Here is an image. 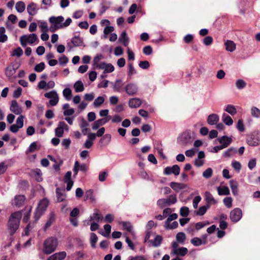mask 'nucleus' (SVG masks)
<instances>
[{"instance_id":"680f3d73","label":"nucleus","mask_w":260,"mask_h":260,"mask_svg":"<svg viewBox=\"0 0 260 260\" xmlns=\"http://www.w3.org/2000/svg\"><path fill=\"white\" fill-rule=\"evenodd\" d=\"M38 87L40 89L47 90V83L45 80H42L39 82Z\"/></svg>"},{"instance_id":"5701e85b","label":"nucleus","mask_w":260,"mask_h":260,"mask_svg":"<svg viewBox=\"0 0 260 260\" xmlns=\"http://www.w3.org/2000/svg\"><path fill=\"white\" fill-rule=\"evenodd\" d=\"M25 200V197L23 195H18L15 196L14 200V204L16 206L20 207L22 206Z\"/></svg>"},{"instance_id":"72a5a7b5","label":"nucleus","mask_w":260,"mask_h":260,"mask_svg":"<svg viewBox=\"0 0 260 260\" xmlns=\"http://www.w3.org/2000/svg\"><path fill=\"white\" fill-rule=\"evenodd\" d=\"M71 43L74 47L81 46L83 44V41L79 37H74L71 40Z\"/></svg>"},{"instance_id":"c9c22d12","label":"nucleus","mask_w":260,"mask_h":260,"mask_svg":"<svg viewBox=\"0 0 260 260\" xmlns=\"http://www.w3.org/2000/svg\"><path fill=\"white\" fill-rule=\"evenodd\" d=\"M186 238V235L183 232H179L176 235V240L180 244H184Z\"/></svg>"},{"instance_id":"052dcab7","label":"nucleus","mask_w":260,"mask_h":260,"mask_svg":"<svg viewBox=\"0 0 260 260\" xmlns=\"http://www.w3.org/2000/svg\"><path fill=\"white\" fill-rule=\"evenodd\" d=\"M104 58V56L101 54H97L93 58V62L94 66L98 64L100 60Z\"/></svg>"},{"instance_id":"9d476101","label":"nucleus","mask_w":260,"mask_h":260,"mask_svg":"<svg viewBox=\"0 0 260 260\" xmlns=\"http://www.w3.org/2000/svg\"><path fill=\"white\" fill-rule=\"evenodd\" d=\"M242 216V210L239 208H235L230 212V218L232 221L234 222H237L239 221Z\"/></svg>"},{"instance_id":"f8f14e48","label":"nucleus","mask_w":260,"mask_h":260,"mask_svg":"<svg viewBox=\"0 0 260 260\" xmlns=\"http://www.w3.org/2000/svg\"><path fill=\"white\" fill-rule=\"evenodd\" d=\"M125 91L129 95H134L137 93L138 87L136 84L130 83L126 86Z\"/></svg>"},{"instance_id":"37998d69","label":"nucleus","mask_w":260,"mask_h":260,"mask_svg":"<svg viewBox=\"0 0 260 260\" xmlns=\"http://www.w3.org/2000/svg\"><path fill=\"white\" fill-rule=\"evenodd\" d=\"M98 240V236L94 233L90 234V244L92 248H95L96 247V243Z\"/></svg>"},{"instance_id":"cd10ccee","label":"nucleus","mask_w":260,"mask_h":260,"mask_svg":"<svg viewBox=\"0 0 260 260\" xmlns=\"http://www.w3.org/2000/svg\"><path fill=\"white\" fill-rule=\"evenodd\" d=\"M230 187L232 189L234 196H236L238 194V183L236 181L232 180L230 181Z\"/></svg>"},{"instance_id":"a878e982","label":"nucleus","mask_w":260,"mask_h":260,"mask_svg":"<svg viewBox=\"0 0 260 260\" xmlns=\"http://www.w3.org/2000/svg\"><path fill=\"white\" fill-rule=\"evenodd\" d=\"M224 45L228 51L233 52L236 49V44L232 41L227 40Z\"/></svg>"},{"instance_id":"2eb2a0df","label":"nucleus","mask_w":260,"mask_h":260,"mask_svg":"<svg viewBox=\"0 0 260 260\" xmlns=\"http://www.w3.org/2000/svg\"><path fill=\"white\" fill-rule=\"evenodd\" d=\"M219 120V117L216 114H210L207 118V123L211 125L216 124Z\"/></svg>"},{"instance_id":"603ef678","label":"nucleus","mask_w":260,"mask_h":260,"mask_svg":"<svg viewBox=\"0 0 260 260\" xmlns=\"http://www.w3.org/2000/svg\"><path fill=\"white\" fill-rule=\"evenodd\" d=\"M212 174V169L211 168H208L203 173V176L206 179H208L211 177Z\"/></svg>"},{"instance_id":"774afa93","label":"nucleus","mask_w":260,"mask_h":260,"mask_svg":"<svg viewBox=\"0 0 260 260\" xmlns=\"http://www.w3.org/2000/svg\"><path fill=\"white\" fill-rule=\"evenodd\" d=\"M201 197L200 196H196L193 200V207L196 209L198 208L199 203L201 201Z\"/></svg>"},{"instance_id":"c756f323","label":"nucleus","mask_w":260,"mask_h":260,"mask_svg":"<svg viewBox=\"0 0 260 260\" xmlns=\"http://www.w3.org/2000/svg\"><path fill=\"white\" fill-rule=\"evenodd\" d=\"M38 147H29V148L26 150V154L28 155V157L30 161H34L36 158V154H33L32 155L30 154V153L33 152L35 150H37Z\"/></svg>"},{"instance_id":"412c9836","label":"nucleus","mask_w":260,"mask_h":260,"mask_svg":"<svg viewBox=\"0 0 260 260\" xmlns=\"http://www.w3.org/2000/svg\"><path fill=\"white\" fill-rule=\"evenodd\" d=\"M64 190L59 187L56 189V194L57 197V201L61 202L65 200L66 194L64 193Z\"/></svg>"},{"instance_id":"a211bd4d","label":"nucleus","mask_w":260,"mask_h":260,"mask_svg":"<svg viewBox=\"0 0 260 260\" xmlns=\"http://www.w3.org/2000/svg\"><path fill=\"white\" fill-rule=\"evenodd\" d=\"M142 104L141 100L139 98H132L128 101V105L131 108H137L139 107Z\"/></svg>"},{"instance_id":"13d9d810","label":"nucleus","mask_w":260,"mask_h":260,"mask_svg":"<svg viewBox=\"0 0 260 260\" xmlns=\"http://www.w3.org/2000/svg\"><path fill=\"white\" fill-rule=\"evenodd\" d=\"M114 30V27L113 26H106L104 29V37L106 39L107 35L110 32L113 31Z\"/></svg>"},{"instance_id":"09e8293b","label":"nucleus","mask_w":260,"mask_h":260,"mask_svg":"<svg viewBox=\"0 0 260 260\" xmlns=\"http://www.w3.org/2000/svg\"><path fill=\"white\" fill-rule=\"evenodd\" d=\"M123 86V84L122 83V81L121 80L118 79L115 82V85H114L113 88L115 91L117 92H120L121 91V89Z\"/></svg>"},{"instance_id":"bf43d9fd","label":"nucleus","mask_w":260,"mask_h":260,"mask_svg":"<svg viewBox=\"0 0 260 260\" xmlns=\"http://www.w3.org/2000/svg\"><path fill=\"white\" fill-rule=\"evenodd\" d=\"M223 203L228 208H231L232 206V199L231 197H226L223 199Z\"/></svg>"},{"instance_id":"de8ad7c7","label":"nucleus","mask_w":260,"mask_h":260,"mask_svg":"<svg viewBox=\"0 0 260 260\" xmlns=\"http://www.w3.org/2000/svg\"><path fill=\"white\" fill-rule=\"evenodd\" d=\"M235 84L238 89H242L246 87V83L242 79H238L236 81Z\"/></svg>"},{"instance_id":"dca6fc26","label":"nucleus","mask_w":260,"mask_h":260,"mask_svg":"<svg viewBox=\"0 0 260 260\" xmlns=\"http://www.w3.org/2000/svg\"><path fill=\"white\" fill-rule=\"evenodd\" d=\"M27 11L29 15L34 16L38 11L37 5L33 2L30 3L27 7Z\"/></svg>"},{"instance_id":"0eeeda50","label":"nucleus","mask_w":260,"mask_h":260,"mask_svg":"<svg viewBox=\"0 0 260 260\" xmlns=\"http://www.w3.org/2000/svg\"><path fill=\"white\" fill-rule=\"evenodd\" d=\"M45 97L49 99V104L52 106L57 104L59 101V97L55 90H52L44 94Z\"/></svg>"},{"instance_id":"0e129e2a","label":"nucleus","mask_w":260,"mask_h":260,"mask_svg":"<svg viewBox=\"0 0 260 260\" xmlns=\"http://www.w3.org/2000/svg\"><path fill=\"white\" fill-rule=\"evenodd\" d=\"M157 205L159 206L160 208H162L165 206L168 205V203L166 199H159L157 201Z\"/></svg>"},{"instance_id":"58836bf2","label":"nucleus","mask_w":260,"mask_h":260,"mask_svg":"<svg viewBox=\"0 0 260 260\" xmlns=\"http://www.w3.org/2000/svg\"><path fill=\"white\" fill-rule=\"evenodd\" d=\"M218 193L220 196L222 195H229L230 194V190L227 186H223L222 187H218Z\"/></svg>"},{"instance_id":"5fc2aeb1","label":"nucleus","mask_w":260,"mask_h":260,"mask_svg":"<svg viewBox=\"0 0 260 260\" xmlns=\"http://www.w3.org/2000/svg\"><path fill=\"white\" fill-rule=\"evenodd\" d=\"M225 111L232 115H235L237 113V110L235 107L231 105L227 106Z\"/></svg>"},{"instance_id":"69168bd1","label":"nucleus","mask_w":260,"mask_h":260,"mask_svg":"<svg viewBox=\"0 0 260 260\" xmlns=\"http://www.w3.org/2000/svg\"><path fill=\"white\" fill-rule=\"evenodd\" d=\"M139 67L143 69H147L149 66V63L148 61H141L139 63Z\"/></svg>"},{"instance_id":"a19ab883","label":"nucleus","mask_w":260,"mask_h":260,"mask_svg":"<svg viewBox=\"0 0 260 260\" xmlns=\"http://www.w3.org/2000/svg\"><path fill=\"white\" fill-rule=\"evenodd\" d=\"M105 99L103 96H98L94 101L93 105L94 107L97 108L100 107L104 102Z\"/></svg>"},{"instance_id":"aec40b11","label":"nucleus","mask_w":260,"mask_h":260,"mask_svg":"<svg viewBox=\"0 0 260 260\" xmlns=\"http://www.w3.org/2000/svg\"><path fill=\"white\" fill-rule=\"evenodd\" d=\"M95 212L93 213L92 216H90V218L92 221H95L96 222H100L103 219V216L100 213L98 209H95Z\"/></svg>"},{"instance_id":"b1692460","label":"nucleus","mask_w":260,"mask_h":260,"mask_svg":"<svg viewBox=\"0 0 260 260\" xmlns=\"http://www.w3.org/2000/svg\"><path fill=\"white\" fill-rule=\"evenodd\" d=\"M174 254L177 256H185L188 252V249L186 247H182L179 248L178 249H175L173 251Z\"/></svg>"},{"instance_id":"473e14b6","label":"nucleus","mask_w":260,"mask_h":260,"mask_svg":"<svg viewBox=\"0 0 260 260\" xmlns=\"http://www.w3.org/2000/svg\"><path fill=\"white\" fill-rule=\"evenodd\" d=\"M210 208L209 205L207 206V205L206 206H201L199 208L198 210L195 211V213L197 215L203 216Z\"/></svg>"},{"instance_id":"39448f33","label":"nucleus","mask_w":260,"mask_h":260,"mask_svg":"<svg viewBox=\"0 0 260 260\" xmlns=\"http://www.w3.org/2000/svg\"><path fill=\"white\" fill-rule=\"evenodd\" d=\"M20 63L19 62L15 61L9 64L5 70V75L7 77L10 79L15 74L16 70L19 68Z\"/></svg>"},{"instance_id":"e433bc0d","label":"nucleus","mask_w":260,"mask_h":260,"mask_svg":"<svg viewBox=\"0 0 260 260\" xmlns=\"http://www.w3.org/2000/svg\"><path fill=\"white\" fill-rule=\"evenodd\" d=\"M76 92H81L84 90V85L81 81H77L74 85Z\"/></svg>"},{"instance_id":"6ab92c4d","label":"nucleus","mask_w":260,"mask_h":260,"mask_svg":"<svg viewBox=\"0 0 260 260\" xmlns=\"http://www.w3.org/2000/svg\"><path fill=\"white\" fill-rule=\"evenodd\" d=\"M66 256V252L62 251L58 253H55L51 255L47 260H62Z\"/></svg>"},{"instance_id":"e2e57ef3","label":"nucleus","mask_w":260,"mask_h":260,"mask_svg":"<svg viewBox=\"0 0 260 260\" xmlns=\"http://www.w3.org/2000/svg\"><path fill=\"white\" fill-rule=\"evenodd\" d=\"M24 117L22 115L19 116L16 120V125L21 128L23 126V119Z\"/></svg>"},{"instance_id":"8fccbe9b","label":"nucleus","mask_w":260,"mask_h":260,"mask_svg":"<svg viewBox=\"0 0 260 260\" xmlns=\"http://www.w3.org/2000/svg\"><path fill=\"white\" fill-rule=\"evenodd\" d=\"M251 115L256 118H258L260 116V110L256 107H252L251 108Z\"/></svg>"},{"instance_id":"f03ea898","label":"nucleus","mask_w":260,"mask_h":260,"mask_svg":"<svg viewBox=\"0 0 260 260\" xmlns=\"http://www.w3.org/2000/svg\"><path fill=\"white\" fill-rule=\"evenodd\" d=\"M194 134L187 130L181 133L177 138V142L180 145H190L194 141Z\"/></svg>"},{"instance_id":"1a4fd4ad","label":"nucleus","mask_w":260,"mask_h":260,"mask_svg":"<svg viewBox=\"0 0 260 260\" xmlns=\"http://www.w3.org/2000/svg\"><path fill=\"white\" fill-rule=\"evenodd\" d=\"M64 20V18L61 16L51 17L49 18V21L54 25V28L51 30L54 31L56 29L63 28V23H62Z\"/></svg>"},{"instance_id":"4c0bfd02","label":"nucleus","mask_w":260,"mask_h":260,"mask_svg":"<svg viewBox=\"0 0 260 260\" xmlns=\"http://www.w3.org/2000/svg\"><path fill=\"white\" fill-rule=\"evenodd\" d=\"M93 191L92 189H89L85 192L84 196V200L86 201L88 199H90L91 202H94L95 199L93 196Z\"/></svg>"},{"instance_id":"20e7f679","label":"nucleus","mask_w":260,"mask_h":260,"mask_svg":"<svg viewBox=\"0 0 260 260\" xmlns=\"http://www.w3.org/2000/svg\"><path fill=\"white\" fill-rule=\"evenodd\" d=\"M58 245L57 239L54 237H50L47 239L43 244V252L44 253L49 254L55 251Z\"/></svg>"},{"instance_id":"c03bdc74","label":"nucleus","mask_w":260,"mask_h":260,"mask_svg":"<svg viewBox=\"0 0 260 260\" xmlns=\"http://www.w3.org/2000/svg\"><path fill=\"white\" fill-rule=\"evenodd\" d=\"M63 95L66 100L69 101L72 98V90L69 88L64 89L62 92Z\"/></svg>"},{"instance_id":"ea45409f","label":"nucleus","mask_w":260,"mask_h":260,"mask_svg":"<svg viewBox=\"0 0 260 260\" xmlns=\"http://www.w3.org/2000/svg\"><path fill=\"white\" fill-rule=\"evenodd\" d=\"M237 150L234 147H230L224 153V156L226 157H231L237 153Z\"/></svg>"},{"instance_id":"f257e3e1","label":"nucleus","mask_w":260,"mask_h":260,"mask_svg":"<svg viewBox=\"0 0 260 260\" xmlns=\"http://www.w3.org/2000/svg\"><path fill=\"white\" fill-rule=\"evenodd\" d=\"M21 214L19 212H15L11 214L8 222V228L11 236H12L18 229Z\"/></svg>"},{"instance_id":"49530a36","label":"nucleus","mask_w":260,"mask_h":260,"mask_svg":"<svg viewBox=\"0 0 260 260\" xmlns=\"http://www.w3.org/2000/svg\"><path fill=\"white\" fill-rule=\"evenodd\" d=\"M191 243L195 246H199L203 244L202 241L201 239L198 237H194L191 240ZM206 240L203 242V244H206Z\"/></svg>"},{"instance_id":"c85d7f7f","label":"nucleus","mask_w":260,"mask_h":260,"mask_svg":"<svg viewBox=\"0 0 260 260\" xmlns=\"http://www.w3.org/2000/svg\"><path fill=\"white\" fill-rule=\"evenodd\" d=\"M119 41L121 42L122 44L125 47L128 45L129 39L125 31L122 32L120 37L119 38Z\"/></svg>"},{"instance_id":"bb28decb","label":"nucleus","mask_w":260,"mask_h":260,"mask_svg":"<svg viewBox=\"0 0 260 260\" xmlns=\"http://www.w3.org/2000/svg\"><path fill=\"white\" fill-rule=\"evenodd\" d=\"M162 241V237L160 235H156L154 240H150L149 242L151 243L154 247L159 246Z\"/></svg>"},{"instance_id":"4468645a","label":"nucleus","mask_w":260,"mask_h":260,"mask_svg":"<svg viewBox=\"0 0 260 260\" xmlns=\"http://www.w3.org/2000/svg\"><path fill=\"white\" fill-rule=\"evenodd\" d=\"M10 110L16 115H19L22 112V109L19 106L17 102L15 100L12 101L11 105L10 107Z\"/></svg>"},{"instance_id":"2f4dec72","label":"nucleus","mask_w":260,"mask_h":260,"mask_svg":"<svg viewBox=\"0 0 260 260\" xmlns=\"http://www.w3.org/2000/svg\"><path fill=\"white\" fill-rule=\"evenodd\" d=\"M15 9L18 13H22L25 9V5L22 1H19L16 3Z\"/></svg>"},{"instance_id":"a18cd8bd","label":"nucleus","mask_w":260,"mask_h":260,"mask_svg":"<svg viewBox=\"0 0 260 260\" xmlns=\"http://www.w3.org/2000/svg\"><path fill=\"white\" fill-rule=\"evenodd\" d=\"M166 201L168 203V206H170L171 204H174L177 202V197L176 195L174 194H171L169 196L168 198L166 199Z\"/></svg>"},{"instance_id":"423d86ee","label":"nucleus","mask_w":260,"mask_h":260,"mask_svg":"<svg viewBox=\"0 0 260 260\" xmlns=\"http://www.w3.org/2000/svg\"><path fill=\"white\" fill-rule=\"evenodd\" d=\"M247 143L251 146H256L260 144V134L254 133L247 137Z\"/></svg>"},{"instance_id":"4be33fe9","label":"nucleus","mask_w":260,"mask_h":260,"mask_svg":"<svg viewBox=\"0 0 260 260\" xmlns=\"http://www.w3.org/2000/svg\"><path fill=\"white\" fill-rule=\"evenodd\" d=\"M170 187L176 191H179L180 189H184L186 185L183 183L172 182L170 183Z\"/></svg>"},{"instance_id":"6e6552de","label":"nucleus","mask_w":260,"mask_h":260,"mask_svg":"<svg viewBox=\"0 0 260 260\" xmlns=\"http://www.w3.org/2000/svg\"><path fill=\"white\" fill-rule=\"evenodd\" d=\"M37 36L35 34H31L28 36L23 35L20 38L21 44L23 47H25L27 43L32 44L37 40Z\"/></svg>"},{"instance_id":"3c124183","label":"nucleus","mask_w":260,"mask_h":260,"mask_svg":"<svg viewBox=\"0 0 260 260\" xmlns=\"http://www.w3.org/2000/svg\"><path fill=\"white\" fill-rule=\"evenodd\" d=\"M23 50L20 47H18L12 51L11 56L20 57L23 54Z\"/></svg>"},{"instance_id":"ddd939ff","label":"nucleus","mask_w":260,"mask_h":260,"mask_svg":"<svg viewBox=\"0 0 260 260\" xmlns=\"http://www.w3.org/2000/svg\"><path fill=\"white\" fill-rule=\"evenodd\" d=\"M205 200L207 203V205H209V207H210L211 205L216 204L217 203L216 200L209 191H206L205 192Z\"/></svg>"},{"instance_id":"393cba45","label":"nucleus","mask_w":260,"mask_h":260,"mask_svg":"<svg viewBox=\"0 0 260 260\" xmlns=\"http://www.w3.org/2000/svg\"><path fill=\"white\" fill-rule=\"evenodd\" d=\"M109 119H108L107 118L99 119L94 122L92 126V128L94 130L96 129L100 126L104 124Z\"/></svg>"},{"instance_id":"864d4df0","label":"nucleus","mask_w":260,"mask_h":260,"mask_svg":"<svg viewBox=\"0 0 260 260\" xmlns=\"http://www.w3.org/2000/svg\"><path fill=\"white\" fill-rule=\"evenodd\" d=\"M189 212V208L187 207L184 206L180 208V214L183 217H186L188 216Z\"/></svg>"},{"instance_id":"79ce46f5","label":"nucleus","mask_w":260,"mask_h":260,"mask_svg":"<svg viewBox=\"0 0 260 260\" xmlns=\"http://www.w3.org/2000/svg\"><path fill=\"white\" fill-rule=\"evenodd\" d=\"M54 221V215L53 214H51L50 217L47 220L44 228V230L46 231L53 223Z\"/></svg>"},{"instance_id":"6e6d98bb","label":"nucleus","mask_w":260,"mask_h":260,"mask_svg":"<svg viewBox=\"0 0 260 260\" xmlns=\"http://www.w3.org/2000/svg\"><path fill=\"white\" fill-rule=\"evenodd\" d=\"M171 174H174L175 176H177L180 173V169L178 165H175L171 167Z\"/></svg>"},{"instance_id":"7c9ffc66","label":"nucleus","mask_w":260,"mask_h":260,"mask_svg":"<svg viewBox=\"0 0 260 260\" xmlns=\"http://www.w3.org/2000/svg\"><path fill=\"white\" fill-rule=\"evenodd\" d=\"M104 229L105 231V232H99L100 234H101L102 236L105 237H110V234L111 231V226L109 224H105L104 226Z\"/></svg>"},{"instance_id":"7ed1b4c3","label":"nucleus","mask_w":260,"mask_h":260,"mask_svg":"<svg viewBox=\"0 0 260 260\" xmlns=\"http://www.w3.org/2000/svg\"><path fill=\"white\" fill-rule=\"evenodd\" d=\"M49 200L47 198H44L40 201L34 214V218L36 222L40 217L45 213L48 207Z\"/></svg>"},{"instance_id":"4d7b16f0","label":"nucleus","mask_w":260,"mask_h":260,"mask_svg":"<svg viewBox=\"0 0 260 260\" xmlns=\"http://www.w3.org/2000/svg\"><path fill=\"white\" fill-rule=\"evenodd\" d=\"M45 67V64L44 62H42L39 64H37L34 68L35 71L37 72H41L43 71Z\"/></svg>"},{"instance_id":"f704fd0d","label":"nucleus","mask_w":260,"mask_h":260,"mask_svg":"<svg viewBox=\"0 0 260 260\" xmlns=\"http://www.w3.org/2000/svg\"><path fill=\"white\" fill-rule=\"evenodd\" d=\"M222 120L226 125L229 126L231 125L233 123V120L232 118L225 113L222 114Z\"/></svg>"},{"instance_id":"9b49d317","label":"nucleus","mask_w":260,"mask_h":260,"mask_svg":"<svg viewBox=\"0 0 260 260\" xmlns=\"http://www.w3.org/2000/svg\"><path fill=\"white\" fill-rule=\"evenodd\" d=\"M68 125L63 121L58 122L57 127L55 129V135L58 137L62 136L64 131H68Z\"/></svg>"},{"instance_id":"f3484780","label":"nucleus","mask_w":260,"mask_h":260,"mask_svg":"<svg viewBox=\"0 0 260 260\" xmlns=\"http://www.w3.org/2000/svg\"><path fill=\"white\" fill-rule=\"evenodd\" d=\"M218 140L220 144L222 145L221 146H227L230 145L233 141L232 137H229L226 136H223L218 138Z\"/></svg>"},{"instance_id":"338daca9","label":"nucleus","mask_w":260,"mask_h":260,"mask_svg":"<svg viewBox=\"0 0 260 260\" xmlns=\"http://www.w3.org/2000/svg\"><path fill=\"white\" fill-rule=\"evenodd\" d=\"M114 70V66L111 63H107L105 70H104L105 73H109L113 72Z\"/></svg>"}]
</instances>
